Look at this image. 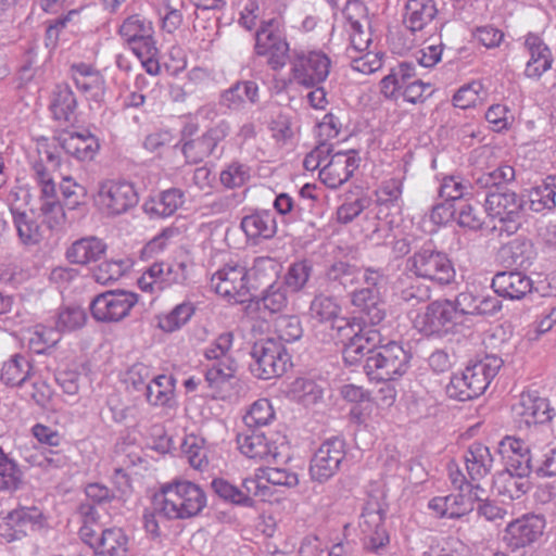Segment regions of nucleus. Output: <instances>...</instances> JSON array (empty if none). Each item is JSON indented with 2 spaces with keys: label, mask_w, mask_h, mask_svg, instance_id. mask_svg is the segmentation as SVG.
Listing matches in <instances>:
<instances>
[{
  "label": "nucleus",
  "mask_w": 556,
  "mask_h": 556,
  "mask_svg": "<svg viewBox=\"0 0 556 556\" xmlns=\"http://www.w3.org/2000/svg\"><path fill=\"white\" fill-rule=\"evenodd\" d=\"M203 489L188 480H174L161 486L154 495V509L166 520L189 519L206 506Z\"/></svg>",
  "instance_id": "f257e3e1"
},
{
  "label": "nucleus",
  "mask_w": 556,
  "mask_h": 556,
  "mask_svg": "<svg viewBox=\"0 0 556 556\" xmlns=\"http://www.w3.org/2000/svg\"><path fill=\"white\" fill-rule=\"evenodd\" d=\"M503 364V359L493 354L469 364L462 372L451 377L446 386V394L458 401H468L480 396L498 374Z\"/></svg>",
  "instance_id": "f03ea898"
},
{
  "label": "nucleus",
  "mask_w": 556,
  "mask_h": 556,
  "mask_svg": "<svg viewBox=\"0 0 556 556\" xmlns=\"http://www.w3.org/2000/svg\"><path fill=\"white\" fill-rule=\"evenodd\" d=\"M416 76V64L412 61H402L380 80V92L389 100H396L402 94L406 102L424 103L433 90L429 83H424Z\"/></svg>",
  "instance_id": "7ed1b4c3"
},
{
  "label": "nucleus",
  "mask_w": 556,
  "mask_h": 556,
  "mask_svg": "<svg viewBox=\"0 0 556 556\" xmlns=\"http://www.w3.org/2000/svg\"><path fill=\"white\" fill-rule=\"evenodd\" d=\"M407 268L416 277L441 286L453 282L456 275L448 255L439 250L432 241L424 243L408 257Z\"/></svg>",
  "instance_id": "20e7f679"
},
{
  "label": "nucleus",
  "mask_w": 556,
  "mask_h": 556,
  "mask_svg": "<svg viewBox=\"0 0 556 556\" xmlns=\"http://www.w3.org/2000/svg\"><path fill=\"white\" fill-rule=\"evenodd\" d=\"M410 354L397 342L390 341L374 350L363 365L370 380L392 381L402 377L409 367Z\"/></svg>",
  "instance_id": "39448f33"
},
{
  "label": "nucleus",
  "mask_w": 556,
  "mask_h": 556,
  "mask_svg": "<svg viewBox=\"0 0 556 556\" xmlns=\"http://www.w3.org/2000/svg\"><path fill=\"white\" fill-rule=\"evenodd\" d=\"M250 355V371L263 380L282 376L291 365V357L283 344L273 338L254 342Z\"/></svg>",
  "instance_id": "423d86ee"
},
{
  "label": "nucleus",
  "mask_w": 556,
  "mask_h": 556,
  "mask_svg": "<svg viewBox=\"0 0 556 556\" xmlns=\"http://www.w3.org/2000/svg\"><path fill=\"white\" fill-rule=\"evenodd\" d=\"M236 441L240 452L252 459L276 460L288 450L287 438L279 432L244 429Z\"/></svg>",
  "instance_id": "0eeeda50"
},
{
  "label": "nucleus",
  "mask_w": 556,
  "mask_h": 556,
  "mask_svg": "<svg viewBox=\"0 0 556 556\" xmlns=\"http://www.w3.org/2000/svg\"><path fill=\"white\" fill-rule=\"evenodd\" d=\"M233 332L231 331L222 332L204 350L205 358L215 361L205 372V380L210 387H219L235 377L237 363L229 354L233 344Z\"/></svg>",
  "instance_id": "6e6552de"
},
{
  "label": "nucleus",
  "mask_w": 556,
  "mask_h": 556,
  "mask_svg": "<svg viewBox=\"0 0 556 556\" xmlns=\"http://www.w3.org/2000/svg\"><path fill=\"white\" fill-rule=\"evenodd\" d=\"M97 203L109 217L127 214L139 203L134 184L127 180H104L99 185Z\"/></svg>",
  "instance_id": "1a4fd4ad"
},
{
  "label": "nucleus",
  "mask_w": 556,
  "mask_h": 556,
  "mask_svg": "<svg viewBox=\"0 0 556 556\" xmlns=\"http://www.w3.org/2000/svg\"><path fill=\"white\" fill-rule=\"evenodd\" d=\"M455 309L451 300H435L429 303L425 312L417 317L416 326L426 337L443 338L454 333L462 324Z\"/></svg>",
  "instance_id": "9d476101"
},
{
  "label": "nucleus",
  "mask_w": 556,
  "mask_h": 556,
  "mask_svg": "<svg viewBox=\"0 0 556 556\" xmlns=\"http://www.w3.org/2000/svg\"><path fill=\"white\" fill-rule=\"evenodd\" d=\"M230 122L220 118L207 127L200 136L185 140L181 144V152L186 161L197 164L208 156H219L223 152V149H219V144L230 135Z\"/></svg>",
  "instance_id": "9b49d317"
},
{
  "label": "nucleus",
  "mask_w": 556,
  "mask_h": 556,
  "mask_svg": "<svg viewBox=\"0 0 556 556\" xmlns=\"http://www.w3.org/2000/svg\"><path fill=\"white\" fill-rule=\"evenodd\" d=\"M330 67V58L320 50L295 52L291 60V76L298 85L314 88L326 81Z\"/></svg>",
  "instance_id": "f8f14e48"
},
{
  "label": "nucleus",
  "mask_w": 556,
  "mask_h": 556,
  "mask_svg": "<svg viewBox=\"0 0 556 556\" xmlns=\"http://www.w3.org/2000/svg\"><path fill=\"white\" fill-rule=\"evenodd\" d=\"M345 441L340 437L325 440L314 453L309 463V475L313 481L324 483L340 470L345 459Z\"/></svg>",
  "instance_id": "ddd939ff"
},
{
  "label": "nucleus",
  "mask_w": 556,
  "mask_h": 556,
  "mask_svg": "<svg viewBox=\"0 0 556 556\" xmlns=\"http://www.w3.org/2000/svg\"><path fill=\"white\" fill-rule=\"evenodd\" d=\"M525 200L519 198L516 192L503 187L500 190L488 191L484 200L486 214L492 218H497L505 225V230L510 235L518 230L521 210Z\"/></svg>",
  "instance_id": "4468645a"
},
{
  "label": "nucleus",
  "mask_w": 556,
  "mask_h": 556,
  "mask_svg": "<svg viewBox=\"0 0 556 556\" xmlns=\"http://www.w3.org/2000/svg\"><path fill=\"white\" fill-rule=\"evenodd\" d=\"M211 285L217 294L235 303L249 301L251 288H257L254 283H249L245 267L229 264L212 276Z\"/></svg>",
  "instance_id": "2eb2a0df"
},
{
  "label": "nucleus",
  "mask_w": 556,
  "mask_h": 556,
  "mask_svg": "<svg viewBox=\"0 0 556 556\" xmlns=\"http://www.w3.org/2000/svg\"><path fill=\"white\" fill-rule=\"evenodd\" d=\"M134 292L116 290L98 294L90 303L92 317L102 323H114L125 318L137 304Z\"/></svg>",
  "instance_id": "dca6fc26"
},
{
  "label": "nucleus",
  "mask_w": 556,
  "mask_h": 556,
  "mask_svg": "<svg viewBox=\"0 0 556 556\" xmlns=\"http://www.w3.org/2000/svg\"><path fill=\"white\" fill-rule=\"evenodd\" d=\"M45 526L42 511L37 507H20L10 511L0 522V538L7 543L21 541Z\"/></svg>",
  "instance_id": "f3484780"
},
{
  "label": "nucleus",
  "mask_w": 556,
  "mask_h": 556,
  "mask_svg": "<svg viewBox=\"0 0 556 556\" xmlns=\"http://www.w3.org/2000/svg\"><path fill=\"white\" fill-rule=\"evenodd\" d=\"M545 526L546 521L543 516L525 515L507 525L503 542L511 551L531 546L543 535Z\"/></svg>",
  "instance_id": "a211bd4d"
},
{
  "label": "nucleus",
  "mask_w": 556,
  "mask_h": 556,
  "mask_svg": "<svg viewBox=\"0 0 556 556\" xmlns=\"http://www.w3.org/2000/svg\"><path fill=\"white\" fill-rule=\"evenodd\" d=\"M513 414L520 428L548 422L555 416L548 400L531 392L521 393L519 401L513 406Z\"/></svg>",
  "instance_id": "6ab92c4d"
},
{
  "label": "nucleus",
  "mask_w": 556,
  "mask_h": 556,
  "mask_svg": "<svg viewBox=\"0 0 556 556\" xmlns=\"http://www.w3.org/2000/svg\"><path fill=\"white\" fill-rule=\"evenodd\" d=\"M359 162L355 150L336 152L320 168L319 178L328 188L337 189L353 176Z\"/></svg>",
  "instance_id": "aec40b11"
},
{
  "label": "nucleus",
  "mask_w": 556,
  "mask_h": 556,
  "mask_svg": "<svg viewBox=\"0 0 556 556\" xmlns=\"http://www.w3.org/2000/svg\"><path fill=\"white\" fill-rule=\"evenodd\" d=\"M118 34L134 53L141 50L147 52L156 45L152 22L140 14L126 17L118 28Z\"/></svg>",
  "instance_id": "412c9836"
},
{
  "label": "nucleus",
  "mask_w": 556,
  "mask_h": 556,
  "mask_svg": "<svg viewBox=\"0 0 556 556\" xmlns=\"http://www.w3.org/2000/svg\"><path fill=\"white\" fill-rule=\"evenodd\" d=\"M73 80L86 99L101 104L105 94V79L101 73L85 63L73 64L71 67Z\"/></svg>",
  "instance_id": "4be33fe9"
},
{
  "label": "nucleus",
  "mask_w": 556,
  "mask_h": 556,
  "mask_svg": "<svg viewBox=\"0 0 556 556\" xmlns=\"http://www.w3.org/2000/svg\"><path fill=\"white\" fill-rule=\"evenodd\" d=\"M529 54L526 63L525 76L531 79H539L552 68L553 54L544 40L534 34H528L523 43Z\"/></svg>",
  "instance_id": "5701e85b"
},
{
  "label": "nucleus",
  "mask_w": 556,
  "mask_h": 556,
  "mask_svg": "<svg viewBox=\"0 0 556 556\" xmlns=\"http://www.w3.org/2000/svg\"><path fill=\"white\" fill-rule=\"evenodd\" d=\"M351 304L363 315L364 323L379 325L386 317L384 302L378 288L365 287L351 292Z\"/></svg>",
  "instance_id": "b1692460"
},
{
  "label": "nucleus",
  "mask_w": 556,
  "mask_h": 556,
  "mask_svg": "<svg viewBox=\"0 0 556 556\" xmlns=\"http://www.w3.org/2000/svg\"><path fill=\"white\" fill-rule=\"evenodd\" d=\"M384 515L380 508L367 506L361 516L359 527L364 533V546L379 553L389 543V535L383 526Z\"/></svg>",
  "instance_id": "393cba45"
},
{
  "label": "nucleus",
  "mask_w": 556,
  "mask_h": 556,
  "mask_svg": "<svg viewBox=\"0 0 556 556\" xmlns=\"http://www.w3.org/2000/svg\"><path fill=\"white\" fill-rule=\"evenodd\" d=\"M289 45L280 35L268 29L256 33L255 53L267 58L268 65L277 71L286 65Z\"/></svg>",
  "instance_id": "a878e982"
},
{
  "label": "nucleus",
  "mask_w": 556,
  "mask_h": 556,
  "mask_svg": "<svg viewBox=\"0 0 556 556\" xmlns=\"http://www.w3.org/2000/svg\"><path fill=\"white\" fill-rule=\"evenodd\" d=\"M491 287L502 298L521 300L532 291L533 282L525 273L509 270L495 274Z\"/></svg>",
  "instance_id": "bb28decb"
},
{
  "label": "nucleus",
  "mask_w": 556,
  "mask_h": 556,
  "mask_svg": "<svg viewBox=\"0 0 556 556\" xmlns=\"http://www.w3.org/2000/svg\"><path fill=\"white\" fill-rule=\"evenodd\" d=\"M501 446L505 452L511 453L507 456L504 470L514 472L519 478H529L531 472H535L536 465L533 464L530 448L522 440L506 437L501 441Z\"/></svg>",
  "instance_id": "cd10ccee"
},
{
  "label": "nucleus",
  "mask_w": 556,
  "mask_h": 556,
  "mask_svg": "<svg viewBox=\"0 0 556 556\" xmlns=\"http://www.w3.org/2000/svg\"><path fill=\"white\" fill-rule=\"evenodd\" d=\"M56 140L65 153L79 161L93 160L100 148L98 138L88 130L65 132Z\"/></svg>",
  "instance_id": "c85d7f7f"
},
{
  "label": "nucleus",
  "mask_w": 556,
  "mask_h": 556,
  "mask_svg": "<svg viewBox=\"0 0 556 556\" xmlns=\"http://www.w3.org/2000/svg\"><path fill=\"white\" fill-rule=\"evenodd\" d=\"M240 227L253 240H269L277 233L276 217L269 210L253 211L241 219Z\"/></svg>",
  "instance_id": "c756f323"
},
{
  "label": "nucleus",
  "mask_w": 556,
  "mask_h": 556,
  "mask_svg": "<svg viewBox=\"0 0 556 556\" xmlns=\"http://www.w3.org/2000/svg\"><path fill=\"white\" fill-rule=\"evenodd\" d=\"M34 375L33 357L16 353L2 365L0 381L10 388H21Z\"/></svg>",
  "instance_id": "7c9ffc66"
},
{
  "label": "nucleus",
  "mask_w": 556,
  "mask_h": 556,
  "mask_svg": "<svg viewBox=\"0 0 556 556\" xmlns=\"http://www.w3.org/2000/svg\"><path fill=\"white\" fill-rule=\"evenodd\" d=\"M106 244L98 237L89 236L75 240L65 252L66 260L76 265L98 262L106 251Z\"/></svg>",
  "instance_id": "2f4dec72"
},
{
  "label": "nucleus",
  "mask_w": 556,
  "mask_h": 556,
  "mask_svg": "<svg viewBox=\"0 0 556 556\" xmlns=\"http://www.w3.org/2000/svg\"><path fill=\"white\" fill-rule=\"evenodd\" d=\"M258 93V85L255 81L239 80L220 93L219 105L230 111H239L243 109L245 102L256 104Z\"/></svg>",
  "instance_id": "473e14b6"
},
{
  "label": "nucleus",
  "mask_w": 556,
  "mask_h": 556,
  "mask_svg": "<svg viewBox=\"0 0 556 556\" xmlns=\"http://www.w3.org/2000/svg\"><path fill=\"white\" fill-rule=\"evenodd\" d=\"M464 460L471 482H480L484 479L491 472L494 462L490 448L480 442L469 445Z\"/></svg>",
  "instance_id": "72a5a7b5"
},
{
  "label": "nucleus",
  "mask_w": 556,
  "mask_h": 556,
  "mask_svg": "<svg viewBox=\"0 0 556 556\" xmlns=\"http://www.w3.org/2000/svg\"><path fill=\"white\" fill-rule=\"evenodd\" d=\"M324 278L331 291L340 293L358 281L359 269L348 262L338 261L326 268Z\"/></svg>",
  "instance_id": "f704fd0d"
},
{
  "label": "nucleus",
  "mask_w": 556,
  "mask_h": 556,
  "mask_svg": "<svg viewBox=\"0 0 556 556\" xmlns=\"http://www.w3.org/2000/svg\"><path fill=\"white\" fill-rule=\"evenodd\" d=\"M184 202V192L178 188H170L146 201L143 211L151 217H167L173 215Z\"/></svg>",
  "instance_id": "c9c22d12"
},
{
  "label": "nucleus",
  "mask_w": 556,
  "mask_h": 556,
  "mask_svg": "<svg viewBox=\"0 0 556 556\" xmlns=\"http://www.w3.org/2000/svg\"><path fill=\"white\" fill-rule=\"evenodd\" d=\"M50 110L54 119L64 123L76 121L77 100L68 85H58L52 93Z\"/></svg>",
  "instance_id": "e433bc0d"
},
{
  "label": "nucleus",
  "mask_w": 556,
  "mask_h": 556,
  "mask_svg": "<svg viewBox=\"0 0 556 556\" xmlns=\"http://www.w3.org/2000/svg\"><path fill=\"white\" fill-rule=\"evenodd\" d=\"M433 0H408L405 5L404 24L413 33L424 29L437 15Z\"/></svg>",
  "instance_id": "4c0bfd02"
},
{
  "label": "nucleus",
  "mask_w": 556,
  "mask_h": 556,
  "mask_svg": "<svg viewBox=\"0 0 556 556\" xmlns=\"http://www.w3.org/2000/svg\"><path fill=\"white\" fill-rule=\"evenodd\" d=\"M150 276L159 279L160 290L172 285H185L189 279L188 265L185 262L154 263L150 266Z\"/></svg>",
  "instance_id": "58836bf2"
},
{
  "label": "nucleus",
  "mask_w": 556,
  "mask_h": 556,
  "mask_svg": "<svg viewBox=\"0 0 556 556\" xmlns=\"http://www.w3.org/2000/svg\"><path fill=\"white\" fill-rule=\"evenodd\" d=\"M128 538L121 528L101 530L97 544L96 556H126Z\"/></svg>",
  "instance_id": "ea45409f"
},
{
  "label": "nucleus",
  "mask_w": 556,
  "mask_h": 556,
  "mask_svg": "<svg viewBox=\"0 0 556 556\" xmlns=\"http://www.w3.org/2000/svg\"><path fill=\"white\" fill-rule=\"evenodd\" d=\"M342 307L338 299L325 293L316 294L308 308L309 317L319 324H331L341 316Z\"/></svg>",
  "instance_id": "a19ab883"
},
{
  "label": "nucleus",
  "mask_w": 556,
  "mask_h": 556,
  "mask_svg": "<svg viewBox=\"0 0 556 556\" xmlns=\"http://www.w3.org/2000/svg\"><path fill=\"white\" fill-rule=\"evenodd\" d=\"M531 244L525 238H515L498 251V258L507 266L527 267L531 264Z\"/></svg>",
  "instance_id": "79ce46f5"
},
{
  "label": "nucleus",
  "mask_w": 556,
  "mask_h": 556,
  "mask_svg": "<svg viewBox=\"0 0 556 556\" xmlns=\"http://www.w3.org/2000/svg\"><path fill=\"white\" fill-rule=\"evenodd\" d=\"M23 471L17 462L0 447V493H14L23 484Z\"/></svg>",
  "instance_id": "37998d69"
},
{
  "label": "nucleus",
  "mask_w": 556,
  "mask_h": 556,
  "mask_svg": "<svg viewBox=\"0 0 556 556\" xmlns=\"http://www.w3.org/2000/svg\"><path fill=\"white\" fill-rule=\"evenodd\" d=\"M498 494L509 500H519L530 490L528 478H519L514 472L506 470L498 471L493 479Z\"/></svg>",
  "instance_id": "c03bdc74"
},
{
  "label": "nucleus",
  "mask_w": 556,
  "mask_h": 556,
  "mask_svg": "<svg viewBox=\"0 0 556 556\" xmlns=\"http://www.w3.org/2000/svg\"><path fill=\"white\" fill-rule=\"evenodd\" d=\"M174 378L167 375L153 377L146 386V399L154 406L169 405L174 396Z\"/></svg>",
  "instance_id": "a18cd8bd"
},
{
  "label": "nucleus",
  "mask_w": 556,
  "mask_h": 556,
  "mask_svg": "<svg viewBox=\"0 0 556 556\" xmlns=\"http://www.w3.org/2000/svg\"><path fill=\"white\" fill-rule=\"evenodd\" d=\"M515 179V169L513 166L503 164L491 172H479L473 174V184L479 189H489V191L500 190L504 184Z\"/></svg>",
  "instance_id": "49530a36"
},
{
  "label": "nucleus",
  "mask_w": 556,
  "mask_h": 556,
  "mask_svg": "<svg viewBox=\"0 0 556 556\" xmlns=\"http://www.w3.org/2000/svg\"><path fill=\"white\" fill-rule=\"evenodd\" d=\"M194 311L195 308L192 303H180L168 313L156 316L157 327L168 333L177 331L190 320Z\"/></svg>",
  "instance_id": "de8ad7c7"
},
{
  "label": "nucleus",
  "mask_w": 556,
  "mask_h": 556,
  "mask_svg": "<svg viewBox=\"0 0 556 556\" xmlns=\"http://www.w3.org/2000/svg\"><path fill=\"white\" fill-rule=\"evenodd\" d=\"M556 193L545 178L541 184L531 187L527 191V201L531 211L541 213L556 207Z\"/></svg>",
  "instance_id": "09e8293b"
},
{
  "label": "nucleus",
  "mask_w": 556,
  "mask_h": 556,
  "mask_svg": "<svg viewBox=\"0 0 556 556\" xmlns=\"http://www.w3.org/2000/svg\"><path fill=\"white\" fill-rule=\"evenodd\" d=\"M193 30L195 37L208 47L219 33V23L224 13L195 12Z\"/></svg>",
  "instance_id": "8fccbe9b"
},
{
  "label": "nucleus",
  "mask_w": 556,
  "mask_h": 556,
  "mask_svg": "<svg viewBox=\"0 0 556 556\" xmlns=\"http://www.w3.org/2000/svg\"><path fill=\"white\" fill-rule=\"evenodd\" d=\"M275 419V412L267 399L255 401L243 416L245 429L264 430Z\"/></svg>",
  "instance_id": "3c124183"
},
{
  "label": "nucleus",
  "mask_w": 556,
  "mask_h": 556,
  "mask_svg": "<svg viewBox=\"0 0 556 556\" xmlns=\"http://www.w3.org/2000/svg\"><path fill=\"white\" fill-rule=\"evenodd\" d=\"M288 302L286 287L282 283L273 281L263 291L256 304L260 311L277 314L281 313L288 306Z\"/></svg>",
  "instance_id": "603ef678"
},
{
  "label": "nucleus",
  "mask_w": 556,
  "mask_h": 556,
  "mask_svg": "<svg viewBox=\"0 0 556 556\" xmlns=\"http://www.w3.org/2000/svg\"><path fill=\"white\" fill-rule=\"evenodd\" d=\"M402 193L403 180L401 178L383 180L375 191L376 203L380 206L401 210L403 205Z\"/></svg>",
  "instance_id": "864d4df0"
},
{
  "label": "nucleus",
  "mask_w": 556,
  "mask_h": 556,
  "mask_svg": "<svg viewBox=\"0 0 556 556\" xmlns=\"http://www.w3.org/2000/svg\"><path fill=\"white\" fill-rule=\"evenodd\" d=\"M281 265L273 257L258 256L254 260L252 267L248 270V281L254 280V286L268 283L278 277Z\"/></svg>",
  "instance_id": "5fc2aeb1"
},
{
  "label": "nucleus",
  "mask_w": 556,
  "mask_h": 556,
  "mask_svg": "<svg viewBox=\"0 0 556 556\" xmlns=\"http://www.w3.org/2000/svg\"><path fill=\"white\" fill-rule=\"evenodd\" d=\"M361 326L362 323L357 318H348L341 315L330 324V337L332 340L341 342L344 348L345 343L355 341Z\"/></svg>",
  "instance_id": "6e6d98bb"
},
{
  "label": "nucleus",
  "mask_w": 556,
  "mask_h": 556,
  "mask_svg": "<svg viewBox=\"0 0 556 556\" xmlns=\"http://www.w3.org/2000/svg\"><path fill=\"white\" fill-rule=\"evenodd\" d=\"M17 235L24 244H35L41 239L39 225L24 212L11 210Z\"/></svg>",
  "instance_id": "4d7b16f0"
},
{
  "label": "nucleus",
  "mask_w": 556,
  "mask_h": 556,
  "mask_svg": "<svg viewBox=\"0 0 556 556\" xmlns=\"http://www.w3.org/2000/svg\"><path fill=\"white\" fill-rule=\"evenodd\" d=\"M312 270L313 267L309 261L303 260L294 262L289 266L282 285L290 288L293 292H299L307 283Z\"/></svg>",
  "instance_id": "13d9d810"
},
{
  "label": "nucleus",
  "mask_w": 556,
  "mask_h": 556,
  "mask_svg": "<svg viewBox=\"0 0 556 556\" xmlns=\"http://www.w3.org/2000/svg\"><path fill=\"white\" fill-rule=\"evenodd\" d=\"M250 167L239 161L229 163L219 174L220 184L227 189L242 187L250 179Z\"/></svg>",
  "instance_id": "bf43d9fd"
},
{
  "label": "nucleus",
  "mask_w": 556,
  "mask_h": 556,
  "mask_svg": "<svg viewBox=\"0 0 556 556\" xmlns=\"http://www.w3.org/2000/svg\"><path fill=\"white\" fill-rule=\"evenodd\" d=\"M292 394L299 403L311 406L323 397V389L311 379L299 378L292 384Z\"/></svg>",
  "instance_id": "052dcab7"
},
{
  "label": "nucleus",
  "mask_w": 556,
  "mask_h": 556,
  "mask_svg": "<svg viewBox=\"0 0 556 556\" xmlns=\"http://www.w3.org/2000/svg\"><path fill=\"white\" fill-rule=\"evenodd\" d=\"M86 312L79 306H68L58 315V331H73L83 327L86 323Z\"/></svg>",
  "instance_id": "680f3d73"
},
{
  "label": "nucleus",
  "mask_w": 556,
  "mask_h": 556,
  "mask_svg": "<svg viewBox=\"0 0 556 556\" xmlns=\"http://www.w3.org/2000/svg\"><path fill=\"white\" fill-rule=\"evenodd\" d=\"M468 185L459 176H446L442 179L439 188V197L450 203L464 198L467 193Z\"/></svg>",
  "instance_id": "e2e57ef3"
},
{
  "label": "nucleus",
  "mask_w": 556,
  "mask_h": 556,
  "mask_svg": "<svg viewBox=\"0 0 556 556\" xmlns=\"http://www.w3.org/2000/svg\"><path fill=\"white\" fill-rule=\"evenodd\" d=\"M278 341L294 342L302 337L300 319L295 316H280L275 324Z\"/></svg>",
  "instance_id": "0e129e2a"
},
{
  "label": "nucleus",
  "mask_w": 556,
  "mask_h": 556,
  "mask_svg": "<svg viewBox=\"0 0 556 556\" xmlns=\"http://www.w3.org/2000/svg\"><path fill=\"white\" fill-rule=\"evenodd\" d=\"M60 340V332L58 329H49L42 326H37L33 336L29 339V348L37 354H42L48 348L55 345Z\"/></svg>",
  "instance_id": "69168bd1"
},
{
  "label": "nucleus",
  "mask_w": 556,
  "mask_h": 556,
  "mask_svg": "<svg viewBox=\"0 0 556 556\" xmlns=\"http://www.w3.org/2000/svg\"><path fill=\"white\" fill-rule=\"evenodd\" d=\"M455 218L459 227L472 231H478L483 226V219L479 210L469 203H462L456 207Z\"/></svg>",
  "instance_id": "338daca9"
},
{
  "label": "nucleus",
  "mask_w": 556,
  "mask_h": 556,
  "mask_svg": "<svg viewBox=\"0 0 556 556\" xmlns=\"http://www.w3.org/2000/svg\"><path fill=\"white\" fill-rule=\"evenodd\" d=\"M370 204V199L366 195L356 198L353 201H345L337 210V218L341 224H349L356 218Z\"/></svg>",
  "instance_id": "774afa93"
}]
</instances>
